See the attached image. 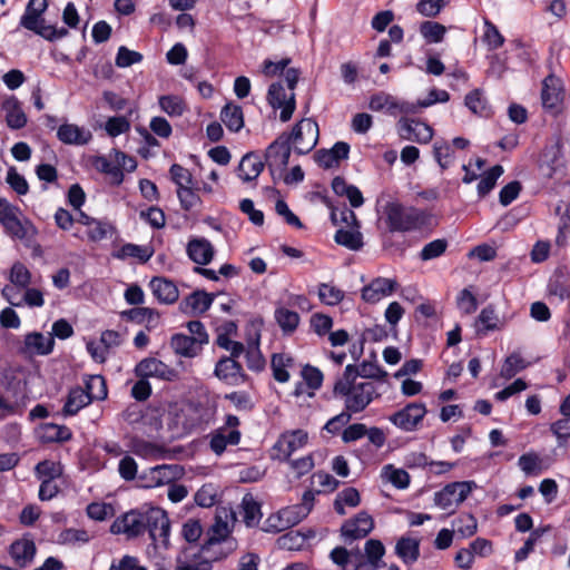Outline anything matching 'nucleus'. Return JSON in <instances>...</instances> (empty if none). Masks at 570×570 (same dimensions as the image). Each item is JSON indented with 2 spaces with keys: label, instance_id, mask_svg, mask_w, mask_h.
Wrapping results in <instances>:
<instances>
[{
  "label": "nucleus",
  "instance_id": "f257e3e1",
  "mask_svg": "<svg viewBox=\"0 0 570 570\" xmlns=\"http://www.w3.org/2000/svg\"><path fill=\"white\" fill-rule=\"evenodd\" d=\"M352 367L346 366L343 376L338 379L333 387L336 397H343L345 410L352 413L364 411L380 394L371 381H356L352 377Z\"/></svg>",
  "mask_w": 570,
  "mask_h": 570
},
{
  "label": "nucleus",
  "instance_id": "f03ea898",
  "mask_svg": "<svg viewBox=\"0 0 570 570\" xmlns=\"http://www.w3.org/2000/svg\"><path fill=\"white\" fill-rule=\"evenodd\" d=\"M383 219L391 233H406L424 227L429 223V215L420 208L393 200L384 205Z\"/></svg>",
  "mask_w": 570,
  "mask_h": 570
},
{
  "label": "nucleus",
  "instance_id": "7ed1b4c3",
  "mask_svg": "<svg viewBox=\"0 0 570 570\" xmlns=\"http://www.w3.org/2000/svg\"><path fill=\"white\" fill-rule=\"evenodd\" d=\"M0 224L11 238L19 239L27 246L35 243L37 228L24 217L19 207L6 198H0Z\"/></svg>",
  "mask_w": 570,
  "mask_h": 570
},
{
  "label": "nucleus",
  "instance_id": "20e7f679",
  "mask_svg": "<svg viewBox=\"0 0 570 570\" xmlns=\"http://www.w3.org/2000/svg\"><path fill=\"white\" fill-rule=\"evenodd\" d=\"M48 7L47 0H30L24 14L21 17L20 24L47 40H56L67 35L66 29H56L50 24H46L41 17Z\"/></svg>",
  "mask_w": 570,
  "mask_h": 570
},
{
  "label": "nucleus",
  "instance_id": "39448f33",
  "mask_svg": "<svg viewBox=\"0 0 570 570\" xmlns=\"http://www.w3.org/2000/svg\"><path fill=\"white\" fill-rule=\"evenodd\" d=\"M476 487L474 481H458L446 484L434 494V503L442 510L453 513Z\"/></svg>",
  "mask_w": 570,
  "mask_h": 570
},
{
  "label": "nucleus",
  "instance_id": "423d86ee",
  "mask_svg": "<svg viewBox=\"0 0 570 570\" xmlns=\"http://www.w3.org/2000/svg\"><path fill=\"white\" fill-rule=\"evenodd\" d=\"M318 136L317 122L311 118H305L294 126L287 138H289V145H293L294 150L299 155H304L316 146Z\"/></svg>",
  "mask_w": 570,
  "mask_h": 570
},
{
  "label": "nucleus",
  "instance_id": "0eeeda50",
  "mask_svg": "<svg viewBox=\"0 0 570 570\" xmlns=\"http://www.w3.org/2000/svg\"><path fill=\"white\" fill-rule=\"evenodd\" d=\"M144 525L156 548L168 547L170 521L163 509L148 508Z\"/></svg>",
  "mask_w": 570,
  "mask_h": 570
},
{
  "label": "nucleus",
  "instance_id": "6e6552de",
  "mask_svg": "<svg viewBox=\"0 0 570 570\" xmlns=\"http://www.w3.org/2000/svg\"><path fill=\"white\" fill-rule=\"evenodd\" d=\"M291 156L289 138L286 134L278 136L266 149L265 159L273 178L282 177Z\"/></svg>",
  "mask_w": 570,
  "mask_h": 570
},
{
  "label": "nucleus",
  "instance_id": "1a4fd4ad",
  "mask_svg": "<svg viewBox=\"0 0 570 570\" xmlns=\"http://www.w3.org/2000/svg\"><path fill=\"white\" fill-rule=\"evenodd\" d=\"M216 551L208 550V547H200L197 551L191 548L184 549L177 558L175 570H213Z\"/></svg>",
  "mask_w": 570,
  "mask_h": 570
},
{
  "label": "nucleus",
  "instance_id": "9d476101",
  "mask_svg": "<svg viewBox=\"0 0 570 570\" xmlns=\"http://www.w3.org/2000/svg\"><path fill=\"white\" fill-rule=\"evenodd\" d=\"M426 406L421 402H412L390 416V422L405 432H412L423 421L426 414Z\"/></svg>",
  "mask_w": 570,
  "mask_h": 570
},
{
  "label": "nucleus",
  "instance_id": "9b49d317",
  "mask_svg": "<svg viewBox=\"0 0 570 570\" xmlns=\"http://www.w3.org/2000/svg\"><path fill=\"white\" fill-rule=\"evenodd\" d=\"M146 515L147 509L131 510L117 518L110 530L116 534L124 533L128 538L138 537L145 532Z\"/></svg>",
  "mask_w": 570,
  "mask_h": 570
},
{
  "label": "nucleus",
  "instance_id": "f8f14e48",
  "mask_svg": "<svg viewBox=\"0 0 570 570\" xmlns=\"http://www.w3.org/2000/svg\"><path fill=\"white\" fill-rule=\"evenodd\" d=\"M397 134L403 140L417 144H428L433 138V129L428 124L410 118H401L397 124Z\"/></svg>",
  "mask_w": 570,
  "mask_h": 570
},
{
  "label": "nucleus",
  "instance_id": "ddd939ff",
  "mask_svg": "<svg viewBox=\"0 0 570 570\" xmlns=\"http://www.w3.org/2000/svg\"><path fill=\"white\" fill-rule=\"evenodd\" d=\"M136 375L142 379L157 377L164 381H174L178 377L177 371L155 357L140 361L135 368Z\"/></svg>",
  "mask_w": 570,
  "mask_h": 570
},
{
  "label": "nucleus",
  "instance_id": "4468645a",
  "mask_svg": "<svg viewBox=\"0 0 570 570\" xmlns=\"http://www.w3.org/2000/svg\"><path fill=\"white\" fill-rule=\"evenodd\" d=\"M169 414L173 416L175 426L184 431H190L199 426L204 421L200 409L193 403L181 406L175 405L170 409Z\"/></svg>",
  "mask_w": 570,
  "mask_h": 570
},
{
  "label": "nucleus",
  "instance_id": "2eb2a0df",
  "mask_svg": "<svg viewBox=\"0 0 570 570\" xmlns=\"http://www.w3.org/2000/svg\"><path fill=\"white\" fill-rule=\"evenodd\" d=\"M374 528L372 517L365 512H358L355 518L345 521L341 528L342 537L345 540H357L365 538Z\"/></svg>",
  "mask_w": 570,
  "mask_h": 570
},
{
  "label": "nucleus",
  "instance_id": "dca6fc26",
  "mask_svg": "<svg viewBox=\"0 0 570 570\" xmlns=\"http://www.w3.org/2000/svg\"><path fill=\"white\" fill-rule=\"evenodd\" d=\"M268 104L274 108H281L279 118L282 121H288L295 110V95L291 94L286 98L285 89L281 82H274L269 86L267 92Z\"/></svg>",
  "mask_w": 570,
  "mask_h": 570
},
{
  "label": "nucleus",
  "instance_id": "f3484780",
  "mask_svg": "<svg viewBox=\"0 0 570 570\" xmlns=\"http://www.w3.org/2000/svg\"><path fill=\"white\" fill-rule=\"evenodd\" d=\"M55 338L51 335L45 336L40 332H32L24 336L23 345L19 348V353L30 357L33 355H48L52 352Z\"/></svg>",
  "mask_w": 570,
  "mask_h": 570
},
{
  "label": "nucleus",
  "instance_id": "a211bd4d",
  "mask_svg": "<svg viewBox=\"0 0 570 570\" xmlns=\"http://www.w3.org/2000/svg\"><path fill=\"white\" fill-rule=\"evenodd\" d=\"M184 474V469L179 464H161L154 466L149 470L147 488L161 487L170 484L180 479Z\"/></svg>",
  "mask_w": 570,
  "mask_h": 570
},
{
  "label": "nucleus",
  "instance_id": "6ab92c4d",
  "mask_svg": "<svg viewBox=\"0 0 570 570\" xmlns=\"http://www.w3.org/2000/svg\"><path fill=\"white\" fill-rule=\"evenodd\" d=\"M314 493L312 491H306L303 494L302 503L286 507L279 510L283 515V521L285 522L287 529L298 524L303 519H305L308 515V513L312 511Z\"/></svg>",
  "mask_w": 570,
  "mask_h": 570
},
{
  "label": "nucleus",
  "instance_id": "aec40b11",
  "mask_svg": "<svg viewBox=\"0 0 570 570\" xmlns=\"http://www.w3.org/2000/svg\"><path fill=\"white\" fill-rule=\"evenodd\" d=\"M397 283L394 279L376 277L362 289V298L367 303H377L383 297L391 295L396 289Z\"/></svg>",
  "mask_w": 570,
  "mask_h": 570
},
{
  "label": "nucleus",
  "instance_id": "412c9836",
  "mask_svg": "<svg viewBox=\"0 0 570 570\" xmlns=\"http://www.w3.org/2000/svg\"><path fill=\"white\" fill-rule=\"evenodd\" d=\"M307 438V432L303 430L286 432L281 435L274 445V450L278 451V458L287 460L293 452L306 444Z\"/></svg>",
  "mask_w": 570,
  "mask_h": 570
},
{
  "label": "nucleus",
  "instance_id": "4be33fe9",
  "mask_svg": "<svg viewBox=\"0 0 570 570\" xmlns=\"http://www.w3.org/2000/svg\"><path fill=\"white\" fill-rule=\"evenodd\" d=\"M214 301V295L206 293L205 291H195L185 297L180 304L179 309L184 314L197 315L203 314L209 309Z\"/></svg>",
  "mask_w": 570,
  "mask_h": 570
},
{
  "label": "nucleus",
  "instance_id": "5701e85b",
  "mask_svg": "<svg viewBox=\"0 0 570 570\" xmlns=\"http://www.w3.org/2000/svg\"><path fill=\"white\" fill-rule=\"evenodd\" d=\"M350 145L345 141H337L331 149H320L315 154V161L323 168L337 166L343 159H347Z\"/></svg>",
  "mask_w": 570,
  "mask_h": 570
},
{
  "label": "nucleus",
  "instance_id": "b1692460",
  "mask_svg": "<svg viewBox=\"0 0 570 570\" xmlns=\"http://www.w3.org/2000/svg\"><path fill=\"white\" fill-rule=\"evenodd\" d=\"M541 99L546 109L553 111L559 109L563 99V91L558 78L554 76H548L543 80Z\"/></svg>",
  "mask_w": 570,
  "mask_h": 570
},
{
  "label": "nucleus",
  "instance_id": "393cba45",
  "mask_svg": "<svg viewBox=\"0 0 570 570\" xmlns=\"http://www.w3.org/2000/svg\"><path fill=\"white\" fill-rule=\"evenodd\" d=\"M149 286L153 294L161 304H174L179 297V291L176 284L165 277H153Z\"/></svg>",
  "mask_w": 570,
  "mask_h": 570
},
{
  "label": "nucleus",
  "instance_id": "a878e982",
  "mask_svg": "<svg viewBox=\"0 0 570 570\" xmlns=\"http://www.w3.org/2000/svg\"><path fill=\"white\" fill-rule=\"evenodd\" d=\"M188 257L197 265H207L212 262L215 249L206 238H193L186 248Z\"/></svg>",
  "mask_w": 570,
  "mask_h": 570
},
{
  "label": "nucleus",
  "instance_id": "bb28decb",
  "mask_svg": "<svg viewBox=\"0 0 570 570\" xmlns=\"http://www.w3.org/2000/svg\"><path fill=\"white\" fill-rule=\"evenodd\" d=\"M322 202L331 210V220L334 225L360 227L355 213L345 204L335 205L327 196H322Z\"/></svg>",
  "mask_w": 570,
  "mask_h": 570
},
{
  "label": "nucleus",
  "instance_id": "cd10ccee",
  "mask_svg": "<svg viewBox=\"0 0 570 570\" xmlns=\"http://www.w3.org/2000/svg\"><path fill=\"white\" fill-rule=\"evenodd\" d=\"M35 554L36 546L31 540H17L10 546V556L14 563L20 568H24L32 562Z\"/></svg>",
  "mask_w": 570,
  "mask_h": 570
},
{
  "label": "nucleus",
  "instance_id": "c85d7f7f",
  "mask_svg": "<svg viewBox=\"0 0 570 570\" xmlns=\"http://www.w3.org/2000/svg\"><path fill=\"white\" fill-rule=\"evenodd\" d=\"M57 137L68 145H85L91 139V132L73 124H63L58 128Z\"/></svg>",
  "mask_w": 570,
  "mask_h": 570
},
{
  "label": "nucleus",
  "instance_id": "c756f323",
  "mask_svg": "<svg viewBox=\"0 0 570 570\" xmlns=\"http://www.w3.org/2000/svg\"><path fill=\"white\" fill-rule=\"evenodd\" d=\"M6 111V122L11 129H21L27 124V116L21 108L20 101L16 97L6 99L2 104Z\"/></svg>",
  "mask_w": 570,
  "mask_h": 570
},
{
  "label": "nucleus",
  "instance_id": "7c9ffc66",
  "mask_svg": "<svg viewBox=\"0 0 570 570\" xmlns=\"http://www.w3.org/2000/svg\"><path fill=\"white\" fill-rule=\"evenodd\" d=\"M242 365L232 357H222L215 366V375L229 384L237 383L238 379L243 376Z\"/></svg>",
  "mask_w": 570,
  "mask_h": 570
},
{
  "label": "nucleus",
  "instance_id": "2f4dec72",
  "mask_svg": "<svg viewBox=\"0 0 570 570\" xmlns=\"http://www.w3.org/2000/svg\"><path fill=\"white\" fill-rule=\"evenodd\" d=\"M549 295L558 297L560 301L570 298V275L558 268L551 276L548 284Z\"/></svg>",
  "mask_w": 570,
  "mask_h": 570
},
{
  "label": "nucleus",
  "instance_id": "473e14b6",
  "mask_svg": "<svg viewBox=\"0 0 570 570\" xmlns=\"http://www.w3.org/2000/svg\"><path fill=\"white\" fill-rule=\"evenodd\" d=\"M264 168V164L254 153L246 154L238 165V177L244 181L256 179Z\"/></svg>",
  "mask_w": 570,
  "mask_h": 570
},
{
  "label": "nucleus",
  "instance_id": "72a5a7b5",
  "mask_svg": "<svg viewBox=\"0 0 570 570\" xmlns=\"http://www.w3.org/2000/svg\"><path fill=\"white\" fill-rule=\"evenodd\" d=\"M130 450L134 454L146 459H166L170 453L169 450L155 443L138 439L132 440Z\"/></svg>",
  "mask_w": 570,
  "mask_h": 570
},
{
  "label": "nucleus",
  "instance_id": "f704fd0d",
  "mask_svg": "<svg viewBox=\"0 0 570 570\" xmlns=\"http://www.w3.org/2000/svg\"><path fill=\"white\" fill-rule=\"evenodd\" d=\"M352 367V377L356 380L361 377V381H367V379H375L379 381H385L387 372L380 367L377 364L368 361L362 362L360 365L348 364Z\"/></svg>",
  "mask_w": 570,
  "mask_h": 570
},
{
  "label": "nucleus",
  "instance_id": "c9c22d12",
  "mask_svg": "<svg viewBox=\"0 0 570 570\" xmlns=\"http://www.w3.org/2000/svg\"><path fill=\"white\" fill-rule=\"evenodd\" d=\"M170 346L176 354H179L185 357H194L202 350V346L197 344L195 340L185 334H175L171 337Z\"/></svg>",
  "mask_w": 570,
  "mask_h": 570
},
{
  "label": "nucleus",
  "instance_id": "e433bc0d",
  "mask_svg": "<svg viewBox=\"0 0 570 570\" xmlns=\"http://www.w3.org/2000/svg\"><path fill=\"white\" fill-rule=\"evenodd\" d=\"M85 389L90 401H102L108 395L106 380L101 375H87L83 377Z\"/></svg>",
  "mask_w": 570,
  "mask_h": 570
},
{
  "label": "nucleus",
  "instance_id": "4c0bfd02",
  "mask_svg": "<svg viewBox=\"0 0 570 570\" xmlns=\"http://www.w3.org/2000/svg\"><path fill=\"white\" fill-rule=\"evenodd\" d=\"M301 374L304 383H299L296 385L294 390V395L299 396L305 393L304 384L313 391L321 387L323 382V373L317 367L306 365L301 371Z\"/></svg>",
  "mask_w": 570,
  "mask_h": 570
},
{
  "label": "nucleus",
  "instance_id": "58836bf2",
  "mask_svg": "<svg viewBox=\"0 0 570 570\" xmlns=\"http://www.w3.org/2000/svg\"><path fill=\"white\" fill-rule=\"evenodd\" d=\"M240 433L238 430L224 431L219 430L212 436L210 449L217 455H220L228 444L236 445L239 443Z\"/></svg>",
  "mask_w": 570,
  "mask_h": 570
},
{
  "label": "nucleus",
  "instance_id": "ea45409f",
  "mask_svg": "<svg viewBox=\"0 0 570 570\" xmlns=\"http://www.w3.org/2000/svg\"><path fill=\"white\" fill-rule=\"evenodd\" d=\"M90 397L87 395L86 391L81 387H75L70 390L67 401L63 406L65 415H75L82 407L87 406L90 403Z\"/></svg>",
  "mask_w": 570,
  "mask_h": 570
},
{
  "label": "nucleus",
  "instance_id": "a19ab883",
  "mask_svg": "<svg viewBox=\"0 0 570 570\" xmlns=\"http://www.w3.org/2000/svg\"><path fill=\"white\" fill-rule=\"evenodd\" d=\"M242 517L247 527H254L258 524L262 513L261 505L249 493L245 494L242 500Z\"/></svg>",
  "mask_w": 570,
  "mask_h": 570
},
{
  "label": "nucleus",
  "instance_id": "79ce46f5",
  "mask_svg": "<svg viewBox=\"0 0 570 570\" xmlns=\"http://www.w3.org/2000/svg\"><path fill=\"white\" fill-rule=\"evenodd\" d=\"M220 119L230 131H239L244 126L243 110L237 105L227 104L220 112Z\"/></svg>",
  "mask_w": 570,
  "mask_h": 570
},
{
  "label": "nucleus",
  "instance_id": "37998d69",
  "mask_svg": "<svg viewBox=\"0 0 570 570\" xmlns=\"http://www.w3.org/2000/svg\"><path fill=\"white\" fill-rule=\"evenodd\" d=\"M71 431L63 425L46 423L40 428L39 436L43 442H63L71 439Z\"/></svg>",
  "mask_w": 570,
  "mask_h": 570
},
{
  "label": "nucleus",
  "instance_id": "c03bdc74",
  "mask_svg": "<svg viewBox=\"0 0 570 570\" xmlns=\"http://www.w3.org/2000/svg\"><path fill=\"white\" fill-rule=\"evenodd\" d=\"M419 540L413 538L402 537L395 546L396 554L405 562L412 563L417 560L420 549Z\"/></svg>",
  "mask_w": 570,
  "mask_h": 570
},
{
  "label": "nucleus",
  "instance_id": "a18cd8bd",
  "mask_svg": "<svg viewBox=\"0 0 570 570\" xmlns=\"http://www.w3.org/2000/svg\"><path fill=\"white\" fill-rule=\"evenodd\" d=\"M128 320L138 324L146 323L148 328L155 327L159 321V313L149 307H134L124 313Z\"/></svg>",
  "mask_w": 570,
  "mask_h": 570
},
{
  "label": "nucleus",
  "instance_id": "49530a36",
  "mask_svg": "<svg viewBox=\"0 0 570 570\" xmlns=\"http://www.w3.org/2000/svg\"><path fill=\"white\" fill-rule=\"evenodd\" d=\"M229 533L228 523L223 521L222 517L217 515L215 523L210 528L209 538L203 547H208V550L216 551V548L220 546V541L228 538Z\"/></svg>",
  "mask_w": 570,
  "mask_h": 570
},
{
  "label": "nucleus",
  "instance_id": "de8ad7c7",
  "mask_svg": "<svg viewBox=\"0 0 570 570\" xmlns=\"http://www.w3.org/2000/svg\"><path fill=\"white\" fill-rule=\"evenodd\" d=\"M385 553V548L380 540L370 539L364 547V554L368 570H377L381 568V560Z\"/></svg>",
  "mask_w": 570,
  "mask_h": 570
},
{
  "label": "nucleus",
  "instance_id": "09e8293b",
  "mask_svg": "<svg viewBox=\"0 0 570 570\" xmlns=\"http://www.w3.org/2000/svg\"><path fill=\"white\" fill-rule=\"evenodd\" d=\"M335 242L351 250H358L363 246V237L358 228L353 229L340 228L334 236Z\"/></svg>",
  "mask_w": 570,
  "mask_h": 570
},
{
  "label": "nucleus",
  "instance_id": "8fccbe9b",
  "mask_svg": "<svg viewBox=\"0 0 570 570\" xmlns=\"http://www.w3.org/2000/svg\"><path fill=\"white\" fill-rule=\"evenodd\" d=\"M154 250L148 246L136 244H125L115 255L117 258L125 259L127 257L137 258L140 263H146L153 256Z\"/></svg>",
  "mask_w": 570,
  "mask_h": 570
},
{
  "label": "nucleus",
  "instance_id": "3c124183",
  "mask_svg": "<svg viewBox=\"0 0 570 570\" xmlns=\"http://www.w3.org/2000/svg\"><path fill=\"white\" fill-rule=\"evenodd\" d=\"M528 365L529 363L521 356V354L514 352L504 360L500 375L505 380H510L515 374L528 367Z\"/></svg>",
  "mask_w": 570,
  "mask_h": 570
},
{
  "label": "nucleus",
  "instance_id": "603ef678",
  "mask_svg": "<svg viewBox=\"0 0 570 570\" xmlns=\"http://www.w3.org/2000/svg\"><path fill=\"white\" fill-rule=\"evenodd\" d=\"M35 473L40 481L56 480L61 476L62 466L58 462L45 460L36 465Z\"/></svg>",
  "mask_w": 570,
  "mask_h": 570
},
{
  "label": "nucleus",
  "instance_id": "864d4df0",
  "mask_svg": "<svg viewBox=\"0 0 570 570\" xmlns=\"http://www.w3.org/2000/svg\"><path fill=\"white\" fill-rule=\"evenodd\" d=\"M499 316L492 305L484 307L476 320V325L481 324L482 327L478 328L479 333H487L489 331H495L501 328L499 325Z\"/></svg>",
  "mask_w": 570,
  "mask_h": 570
},
{
  "label": "nucleus",
  "instance_id": "5fc2aeb1",
  "mask_svg": "<svg viewBox=\"0 0 570 570\" xmlns=\"http://www.w3.org/2000/svg\"><path fill=\"white\" fill-rule=\"evenodd\" d=\"M382 475L397 489H406L410 484V474L403 469H396L392 464L383 468Z\"/></svg>",
  "mask_w": 570,
  "mask_h": 570
},
{
  "label": "nucleus",
  "instance_id": "6e6d98bb",
  "mask_svg": "<svg viewBox=\"0 0 570 570\" xmlns=\"http://www.w3.org/2000/svg\"><path fill=\"white\" fill-rule=\"evenodd\" d=\"M160 109L171 117L181 116L185 111L184 100L174 95L159 97Z\"/></svg>",
  "mask_w": 570,
  "mask_h": 570
},
{
  "label": "nucleus",
  "instance_id": "4d7b16f0",
  "mask_svg": "<svg viewBox=\"0 0 570 570\" xmlns=\"http://www.w3.org/2000/svg\"><path fill=\"white\" fill-rule=\"evenodd\" d=\"M9 281L14 286L24 289L31 283V273L22 263L17 262L10 269Z\"/></svg>",
  "mask_w": 570,
  "mask_h": 570
},
{
  "label": "nucleus",
  "instance_id": "13d9d810",
  "mask_svg": "<svg viewBox=\"0 0 570 570\" xmlns=\"http://www.w3.org/2000/svg\"><path fill=\"white\" fill-rule=\"evenodd\" d=\"M395 107V97L384 91H380L370 98L368 108L373 111L386 110L391 116Z\"/></svg>",
  "mask_w": 570,
  "mask_h": 570
},
{
  "label": "nucleus",
  "instance_id": "bf43d9fd",
  "mask_svg": "<svg viewBox=\"0 0 570 570\" xmlns=\"http://www.w3.org/2000/svg\"><path fill=\"white\" fill-rule=\"evenodd\" d=\"M518 465L527 475L539 474L542 471V459L535 452H529L519 458Z\"/></svg>",
  "mask_w": 570,
  "mask_h": 570
},
{
  "label": "nucleus",
  "instance_id": "052dcab7",
  "mask_svg": "<svg viewBox=\"0 0 570 570\" xmlns=\"http://www.w3.org/2000/svg\"><path fill=\"white\" fill-rule=\"evenodd\" d=\"M503 174V167L501 165H495L490 170L485 173V175L481 178L478 184V193L480 196H485L489 194L495 186L498 178Z\"/></svg>",
  "mask_w": 570,
  "mask_h": 570
},
{
  "label": "nucleus",
  "instance_id": "680f3d73",
  "mask_svg": "<svg viewBox=\"0 0 570 570\" xmlns=\"http://www.w3.org/2000/svg\"><path fill=\"white\" fill-rule=\"evenodd\" d=\"M275 318L284 332H293L299 323V316L296 312L281 307L275 311Z\"/></svg>",
  "mask_w": 570,
  "mask_h": 570
},
{
  "label": "nucleus",
  "instance_id": "e2e57ef3",
  "mask_svg": "<svg viewBox=\"0 0 570 570\" xmlns=\"http://www.w3.org/2000/svg\"><path fill=\"white\" fill-rule=\"evenodd\" d=\"M320 299L330 306L340 304L344 298V292L330 284H321L318 287Z\"/></svg>",
  "mask_w": 570,
  "mask_h": 570
},
{
  "label": "nucleus",
  "instance_id": "0e129e2a",
  "mask_svg": "<svg viewBox=\"0 0 570 570\" xmlns=\"http://www.w3.org/2000/svg\"><path fill=\"white\" fill-rule=\"evenodd\" d=\"M284 362H293V357L285 353L274 354L272 357L273 376L281 383H285L289 380V374L284 366Z\"/></svg>",
  "mask_w": 570,
  "mask_h": 570
},
{
  "label": "nucleus",
  "instance_id": "69168bd1",
  "mask_svg": "<svg viewBox=\"0 0 570 570\" xmlns=\"http://www.w3.org/2000/svg\"><path fill=\"white\" fill-rule=\"evenodd\" d=\"M454 532L462 538H469L476 532V519L472 514H463L453 522Z\"/></svg>",
  "mask_w": 570,
  "mask_h": 570
},
{
  "label": "nucleus",
  "instance_id": "338daca9",
  "mask_svg": "<svg viewBox=\"0 0 570 570\" xmlns=\"http://www.w3.org/2000/svg\"><path fill=\"white\" fill-rule=\"evenodd\" d=\"M445 27L442 26L439 22L434 21H424L420 26V32L421 35L429 41V42H440L442 41L444 35H445Z\"/></svg>",
  "mask_w": 570,
  "mask_h": 570
},
{
  "label": "nucleus",
  "instance_id": "774afa93",
  "mask_svg": "<svg viewBox=\"0 0 570 570\" xmlns=\"http://www.w3.org/2000/svg\"><path fill=\"white\" fill-rule=\"evenodd\" d=\"M448 248L446 239L439 238L428 243L420 253V258L424 262L440 257Z\"/></svg>",
  "mask_w": 570,
  "mask_h": 570
}]
</instances>
